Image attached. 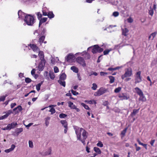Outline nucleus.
<instances>
[{
	"label": "nucleus",
	"instance_id": "1",
	"mask_svg": "<svg viewBox=\"0 0 157 157\" xmlns=\"http://www.w3.org/2000/svg\"><path fill=\"white\" fill-rule=\"evenodd\" d=\"M78 140H80L83 145L85 144V140L87 138V132L82 128H74Z\"/></svg>",
	"mask_w": 157,
	"mask_h": 157
},
{
	"label": "nucleus",
	"instance_id": "2",
	"mask_svg": "<svg viewBox=\"0 0 157 157\" xmlns=\"http://www.w3.org/2000/svg\"><path fill=\"white\" fill-rule=\"evenodd\" d=\"M132 75V71L131 68H128L125 69V72L124 75L121 76V78L122 79H124L126 82H128L129 81L131 78H129Z\"/></svg>",
	"mask_w": 157,
	"mask_h": 157
},
{
	"label": "nucleus",
	"instance_id": "3",
	"mask_svg": "<svg viewBox=\"0 0 157 157\" xmlns=\"http://www.w3.org/2000/svg\"><path fill=\"white\" fill-rule=\"evenodd\" d=\"M24 21L28 25L32 26L35 23L34 16L27 14L25 16Z\"/></svg>",
	"mask_w": 157,
	"mask_h": 157
},
{
	"label": "nucleus",
	"instance_id": "4",
	"mask_svg": "<svg viewBox=\"0 0 157 157\" xmlns=\"http://www.w3.org/2000/svg\"><path fill=\"white\" fill-rule=\"evenodd\" d=\"M103 49L102 48L99 47L98 45H95L93 46L92 50V52L93 54L97 53L98 52L101 53L102 52Z\"/></svg>",
	"mask_w": 157,
	"mask_h": 157
},
{
	"label": "nucleus",
	"instance_id": "5",
	"mask_svg": "<svg viewBox=\"0 0 157 157\" xmlns=\"http://www.w3.org/2000/svg\"><path fill=\"white\" fill-rule=\"evenodd\" d=\"M106 91V90L105 88L101 87L97 92L94 93V95L95 96H100L105 93Z\"/></svg>",
	"mask_w": 157,
	"mask_h": 157
},
{
	"label": "nucleus",
	"instance_id": "6",
	"mask_svg": "<svg viewBox=\"0 0 157 157\" xmlns=\"http://www.w3.org/2000/svg\"><path fill=\"white\" fill-rule=\"evenodd\" d=\"M138 95L140 96L139 101L142 102L145 101L146 100V98L144 95L143 92L142 90L138 88Z\"/></svg>",
	"mask_w": 157,
	"mask_h": 157
},
{
	"label": "nucleus",
	"instance_id": "7",
	"mask_svg": "<svg viewBox=\"0 0 157 157\" xmlns=\"http://www.w3.org/2000/svg\"><path fill=\"white\" fill-rule=\"evenodd\" d=\"M76 61L83 67L86 66L85 62L84 59L82 57L80 56L78 57L76 59Z\"/></svg>",
	"mask_w": 157,
	"mask_h": 157
},
{
	"label": "nucleus",
	"instance_id": "8",
	"mask_svg": "<svg viewBox=\"0 0 157 157\" xmlns=\"http://www.w3.org/2000/svg\"><path fill=\"white\" fill-rule=\"evenodd\" d=\"M38 55L41 61H43L44 63H45V60L44 58V52L43 51H40L39 52Z\"/></svg>",
	"mask_w": 157,
	"mask_h": 157
},
{
	"label": "nucleus",
	"instance_id": "9",
	"mask_svg": "<svg viewBox=\"0 0 157 157\" xmlns=\"http://www.w3.org/2000/svg\"><path fill=\"white\" fill-rule=\"evenodd\" d=\"M118 97L121 100H128L129 98V96L127 95H125L124 94H119Z\"/></svg>",
	"mask_w": 157,
	"mask_h": 157
},
{
	"label": "nucleus",
	"instance_id": "10",
	"mask_svg": "<svg viewBox=\"0 0 157 157\" xmlns=\"http://www.w3.org/2000/svg\"><path fill=\"white\" fill-rule=\"evenodd\" d=\"M75 59V56L73 54L70 53L68 54L66 58L67 61H69L70 60H74Z\"/></svg>",
	"mask_w": 157,
	"mask_h": 157
},
{
	"label": "nucleus",
	"instance_id": "11",
	"mask_svg": "<svg viewBox=\"0 0 157 157\" xmlns=\"http://www.w3.org/2000/svg\"><path fill=\"white\" fill-rule=\"evenodd\" d=\"M29 46L34 51H38L40 50L39 48L35 44H30Z\"/></svg>",
	"mask_w": 157,
	"mask_h": 157
},
{
	"label": "nucleus",
	"instance_id": "12",
	"mask_svg": "<svg viewBox=\"0 0 157 157\" xmlns=\"http://www.w3.org/2000/svg\"><path fill=\"white\" fill-rule=\"evenodd\" d=\"M45 63H44L43 61H41L39 63L38 66V69L40 71H42L44 68V66Z\"/></svg>",
	"mask_w": 157,
	"mask_h": 157
},
{
	"label": "nucleus",
	"instance_id": "13",
	"mask_svg": "<svg viewBox=\"0 0 157 157\" xmlns=\"http://www.w3.org/2000/svg\"><path fill=\"white\" fill-rule=\"evenodd\" d=\"M18 14L19 18L23 19L24 17H25V13L22 12L21 10H19L18 12Z\"/></svg>",
	"mask_w": 157,
	"mask_h": 157
},
{
	"label": "nucleus",
	"instance_id": "14",
	"mask_svg": "<svg viewBox=\"0 0 157 157\" xmlns=\"http://www.w3.org/2000/svg\"><path fill=\"white\" fill-rule=\"evenodd\" d=\"M121 30L122 31V35L125 36H126L128 35V33L129 32V30L127 28H126L124 29L122 28Z\"/></svg>",
	"mask_w": 157,
	"mask_h": 157
},
{
	"label": "nucleus",
	"instance_id": "15",
	"mask_svg": "<svg viewBox=\"0 0 157 157\" xmlns=\"http://www.w3.org/2000/svg\"><path fill=\"white\" fill-rule=\"evenodd\" d=\"M157 34V32H155L151 33L148 37L149 40H153Z\"/></svg>",
	"mask_w": 157,
	"mask_h": 157
},
{
	"label": "nucleus",
	"instance_id": "16",
	"mask_svg": "<svg viewBox=\"0 0 157 157\" xmlns=\"http://www.w3.org/2000/svg\"><path fill=\"white\" fill-rule=\"evenodd\" d=\"M17 125V122H13L11 124H8V125L10 128V130L11 128H14Z\"/></svg>",
	"mask_w": 157,
	"mask_h": 157
},
{
	"label": "nucleus",
	"instance_id": "17",
	"mask_svg": "<svg viewBox=\"0 0 157 157\" xmlns=\"http://www.w3.org/2000/svg\"><path fill=\"white\" fill-rule=\"evenodd\" d=\"M47 20V18L44 17L43 18H41L39 20L40 21L39 23V27H40L42 24L45 22Z\"/></svg>",
	"mask_w": 157,
	"mask_h": 157
},
{
	"label": "nucleus",
	"instance_id": "18",
	"mask_svg": "<svg viewBox=\"0 0 157 157\" xmlns=\"http://www.w3.org/2000/svg\"><path fill=\"white\" fill-rule=\"evenodd\" d=\"M66 75L64 73H62L60 75L59 80L64 81L66 78Z\"/></svg>",
	"mask_w": 157,
	"mask_h": 157
},
{
	"label": "nucleus",
	"instance_id": "19",
	"mask_svg": "<svg viewBox=\"0 0 157 157\" xmlns=\"http://www.w3.org/2000/svg\"><path fill=\"white\" fill-rule=\"evenodd\" d=\"M60 123L65 128H67L68 124L66 120H61Z\"/></svg>",
	"mask_w": 157,
	"mask_h": 157
},
{
	"label": "nucleus",
	"instance_id": "20",
	"mask_svg": "<svg viewBox=\"0 0 157 157\" xmlns=\"http://www.w3.org/2000/svg\"><path fill=\"white\" fill-rule=\"evenodd\" d=\"M17 109H18V110L16 112V113H18L19 111H21L22 110V107L21 105H18L17 107L13 109V111H15Z\"/></svg>",
	"mask_w": 157,
	"mask_h": 157
},
{
	"label": "nucleus",
	"instance_id": "21",
	"mask_svg": "<svg viewBox=\"0 0 157 157\" xmlns=\"http://www.w3.org/2000/svg\"><path fill=\"white\" fill-rule=\"evenodd\" d=\"M47 16L50 19H51L54 17L55 15L52 11H49L48 12Z\"/></svg>",
	"mask_w": 157,
	"mask_h": 157
},
{
	"label": "nucleus",
	"instance_id": "22",
	"mask_svg": "<svg viewBox=\"0 0 157 157\" xmlns=\"http://www.w3.org/2000/svg\"><path fill=\"white\" fill-rule=\"evenodd\" d=\"M45 38V36L44 35L41 36L39 38L38 41L40 43V45H41L43 43Z\"/></svg>",
	"mask_w": 157,
	"mask_h": 157
},
{
	"label": "nucleus",
	"instance_id": "23",
	"mask_svg": "<svg viewBox=\"0 0 157 157\" xmlns=\"http://www.w3.org/2000/svg\"><path fill=\"white\" fill-rule=\"evenodd\" d=\"M71 69L74 72H75L76 73H77L78 72V69L75 66H73L71 67Z\"/></svg>",
	"mask_w": 157,
	"mask_h": 157
},
{
	"label": "nucleus",
	"instance_id": "24",
	"mask_svg": "<svg viewBox=\"0 0 157 157\" xmlns=\"http://www.w3.org/2000/svg\"><path fill=\"white\" fill-rule=\"evenodd\" d=\"M23 131V129L22 128H17L16 129V130L15 132L17 135H18L20 133L22 132Z\"/></svg>",
	"mask_w": 157,
	"mask_h": 157
},
{
	"label": "nucleus",
	"instance_id": "25",
	"mask_svg": "<svg viewBox=\"0 0 157 157\" xmlns=\"http://www.w3.org/2000/svg\"><path fill=\"white\" fill-rule=\"evenodd\" d=\"M85 102L90 104H96V101L94 100H85Z\"/></svg>",
	"mask_w": 157,
	"mask_h": 157
},
{
	"label": "nucleus",
	"instance_id": "26",
	"mask_svg": "<svg viewBox=\"0 0 157 157\" xmlns=\"http://www.w3.org/2000/svg\"><path fill=\"white\" fill-rule=\"evenodd\" d=\"M94 151L96 152L98 154H100L101 153V151L100 149L96 147H94Z\"/></svg>",
	"mask_w": 157,
	"mask_h": 157
},
{
	"label": "nucleus",
	"instance_id": "27",
	"mask_svg": "<svg viewBox=\"0 0 157 157\" xmlns=\"http://www.w3.org/2000/svg\"><path fill=\"white\" fill-rule=\"evenodd\" d=\"M62 81L63 80H58V82L61 85L65 87L66 86V82L64 81Z\"/></svg>",
	"mask_w": 157,
	"mask_h": 157
},
{
	"label": "nucleus",
	"instance_id": "28",
	"mask_svg": "<svg viewBox=\"0 0 157 157\" xmlns=\"http://www.w3.org/2000/svg\"><path fill=\"white\" fill-rule=\"evenodd\" d=\"M81 105L82 106H83L85 109L88 110H90V108L88 106L83 103H81Z\"/></svg>",
	"mask_w": 157,
	"mask_h": 157
},
{
	"label": "nucleus",
	"instance_id": "29",
	"mask_svg": "<svg viewBox=\"0 0 157 157\" xmlns=\"http://www.w3.org/2000/svg\"><path fill=\"white\" fill-rule=\"evenodd\" d=\"M150 9L149 10V14L151 16H152L153 14L154 11L153 9H152L151 7H150Z\"/></svg>",
	"mask_w": 157,
	"mask_h": 157
},
{
	"label": "nucleus",
	"instance_id": "30",
	"mask_svg": "<svg viewBox=\"0 0 157 157\" xmlns=\"http://www.w3.org/2000/svg\"><path fill=\"white\" fill-rule=\"evenodd\" d=\"M109 78L110 80L109 82L110 83H112L114 82L115 81V78L114 77L112 76H109Z\"/></svg>",
	"mask_w": 157,
	"mask_h": 157
},
{
	"label": "nucleus",
	"instance_id": "31",
	"mask_svg": "<svg viewBox=\"0 0 157 157\" xmlns=\"http://www.w3.org/2000/svg\"><path fill=\"white\" fill-rule=\"evenodd\" d=\"M42 83L43 82H41L36 85V89L38 91H39L40 90V86L42 84Z\"/></svg>",
	"mask_w": 157,
	"mask_h": 157
},
{
	"label": "nucleus",
	"instance_id": "32",
	"mask_svg": "<svg viewBox=\"0 0 157 157\" xmlns=\"http://www.w3.org/2000/svg\"><path fill=\"white\" fill-rule=\"evenodd\" d=\"M141 72L138 71V82H141L142 81V79L140 75Z\"/></svg>",
	"mask_w": 157,
	"mask_h": 157
},
{
	"label": "nucleus",
	"instance_id": "33",
	"mask_svg": "<svg viewBox=\"0 0 157 157\" xmlns=\"http://www.w3.org/2000/svg\"><path fill=\"white\" fill-rule=\"evenodd\" d=\"M119 68H120V67H116L115 68L109 67L108 69V70L109 71H115V70H117Z\"/></svg>",
	"mask_w": 157,
	"mask_h": 157
},
{
	"label": "nucleus",
	"instance_id": "34",
	"mask_svg": "<svg viewBox=\"0 0 157 157\" xmlns=\"http://www.w3.org/2000/svg\"><path fill=\"white\" fill-rule=\"evenodd\" d=\"M84 58L86 59H90V54L88 53H86L85 54Z\"/></svg>",
	"mask_w": 157,
	"mask_h": 157
},
{
	"label": "nucleus",
	"instance_id": "35",
	"mask_svg": "<svg viewBox=\"0 0 157 157\" xmlns=\"http://www.w3.org/2000/svg\"><path fill=\"white\" fill-rule=\"evenodd\" d=\"M7 96V94H6L4 96L0 97V102L3 101L5 100L6 97Z\"/></svg>",
	"mask_w": 157,
	"mask_h": 157
},
{
	"label": "nucleus",
	"instance_id": "36",
	"mask_svg": "<svg viewBox=\"0 0 157 157\" xmlns=\"http://www.w3.org/2000/svg\"><path fill=\"white\" fill-rule=\"evenodd\" d=\"M67 115L66 114H65L64 113H61L59 115V117L60 118H63L66 117H67Z\"/></svg>",
	"mask_w": 157,
	"mask_h": 157
},
{
	"label": "nucleus",
	"instance_id": "37",
	"mask_svg": "<svg viewBox=\"0 0 157 157\" xmlns=\"http://www.w3.org/2000/svg\"><path fill=\"white\" fill-rule=\"evenodd\" d=\"M111 51V49H106L103 51V54L105 55H108L109 52Z\"/></svg>",
	"mask_w": 157,
	"mask_h": 157
},
{
	"label": "nucleus",
	"instance_id": "38",
	"mask_svg": "<svg viewBox=\"0 0 157 157\" xmlns=\"http://www.w3.org/2000/svg\"><path fill=\"white\" fill-rule=\"evenodd\" d=\"M137 112V109H134L133 112L132 113L131 115L132 117H134Z\"/></svg>",
	"mask_w": 157,
	"mask_h": 157
},
{
	"label": "nucleus",
	"instance_id": "39",
	"mask_svg": "<svg viewBox=\"0 0 157 157\" xmlns=\"http://www.w3.org/2000/svg\"><path fill=\"white\" fill-rule=\"evenodd\" d=\"M31 79L29 78H26L25 79V82L26 83H29L32 82Z\"/></svg>",
	"mask_w": 157,
	"mask_h": 157
},
{
	"label": "nucleus",
	"instance_id": "40",
	"mask_svg": "<svg viewBox=\"0 0 157 157\" xmlns=\"http://www.w3.org/2000/svg\"><path fill=\"white\" fill-rule=\"evenodd\" d=\"M50 78L52 79H53L55 78V75L54 73H50L49 75Z\"/></svg>",
	"mask_w": 157,
	"mask_h": 157
},
{
	"label": "nucleus",
	"instance_id": "41",
	"mask_svg": "<svg viewBox=\"0 0 157 157\" xmlns=\"http://www.w3.org/2000/svg\"><path fill=\"white\" fill-rule=\"evenodd\" d=\"M121 87H118V88H116L115 89L114 91L116 93H118L121 90Z\"/></svg>",
	"mask_w": 157,
	"mask_h": 157
},
{
	"label": "nucleus",
	"instance_id": "42",
	"mask_svg": "<svg viewBox=\"0 0 157 157\" xmlns=\"http://www.w3.org/2000/svg\"><path fill=\"white\" fill-rule=\"evenodd\" d=\"M127 130V128H125L121 132V134L123 136H125V134Z\"/></svg>",
	"mask_w": 157,
	"mask_h": 157
},
{
	"label": "nucleus",
	"instance_id": "43",
	"mask_svg": "<svg viewBox=\"0 0 157 157\" xmlns=\"http://www.w3.org/2000/svg\"><path fill=\"white\" fill-rule=\"evenodd\" d=\"M92 86H93L91 87L92 89L94 90H96L97 87V85L96 84V83H94L93 84Z\"/></svg>",
	"mask_w": 157,
	"mask_h": 157
},
{
	"label": "nucleus",
	"instance_id": "44",
	"mask_svg": "<svg viewBox=\"0 0 157 157\" xmlns=\"http://www.w3.org/2000/svg\"><path fill=\"white\" fill-rule=\"evenodd\" d=\"M36 15L37 16V18L39 20H40L42 17V14L40 12H38L37 13Z\"/></svg>",
	"mask_w": 157,
	"mask_h": 157
},
{
	"label": "nucleus",
	"instance_id": "45",
	"mask_svg": "<svg viewBox=\"0 0 157 157\" xmlns=\"http://www.w3.org/2000/svg\"><path fill=\"white\" fill-rule=\"evenodd\" d=\"M97 145L99 147H103V145L102 143V142L100 141L98 142L97 144Z\"/></svg>",
	"mask_w": 157,
	"mask_h": 157
},
{
	"label": "nucleus",
	"instance_id": "46",
	"mask_svg": "<svg viewBox=\"0 0 157 157\" xmlns=\"http://www.w3.org/2000/svg\"><path fill=\"white\" fill-rule=\"evenodd\" d=\"M49 111L51 112V114H53L56 112V110L54 108H51L49 110Z\"/></svg>",
	"mask_w": 157,
	"mask_h": 157
},
{
	"label": "nucleus",
	"instance_id": "47",
	"mask_svg": "<svg viewBox=\"0 0 157 157\" xmlns=\"http://www.w3.org/2000/svg\"><path fill=\"white\" fill-rule=\"evenodd\" d=\"M119 13L117 11H115L113 12V15L114 17H117L119 15Z\"/></svg>",
	"mask_w": 157,
	"mask_h": 157
},
{
	"label": "nucleus",
	"instance_id": "48",
	"mask_svg": "<svg viewBox=\"0 0 157 157\" xmlns=\"http://www.w3.org/2000/svg\"><path fill=\"white\" fill-rule=\"evenodd\" d=\"M127 21L129 23H132L133 21V19L131 17H129L127 19Z\"/></svg>",
	"mask_w": 157,
	"mask_h": 157
},
{
	"label": "nucleus",
	"instance_id": "49",
	"mask_svg": "<svg viewBox=\"0 0 157 157\" xmlns=\"http://www.w3.org/2000/svg\"><path fill=\"white\" fill-rule=\"evenodd\" d=\"M138 143L140 145L143 146L146 149H147V144H144L141 142L140 141H139L138 140Z\"/></svg>",
	"mask_w": 157,
	"mask_h": 157
},
{
	"label": "nucleus",
	"instance_id": "50",
	"mask_svg": "<svg viewBox=\"0 0 157 157\" xmlns=\"http://www.w3.org/2000/svg\"><path fill=\"white\" fill-rule=\"evenodd\" d=\"M8 117V115L6 114L0 117V120H3L4 119L7 118Z\"/></svg>",
	"mask_w": 157,
	"mask_h": 157
},
{
	"label": "nucleus",
	"instance_id": "51",
	"mask_svg": "<svg viewBox=\"0 0 157 157\" xmlns=\"http://www.w3.org/2000/svg\"><path fill=\"white\" fill-rule=\"evenodd\" d=\"M71 92L74 95H77L78 94V92H77L76 91L73 90H71Z\"/></svg>",
	"mask_w": 157,
	"mask_h": 157
},
{
	"label": "nucleus",
	"instance_id": "52",
	"mask_svg": "<svg viewBox=\"0 0 157 157\" xmlns=\"http://www.w3.org/2000/svg\"><path fill=\"white\" fill-rule=\"evenodd\" d=\"M54 71L55 73H56L59 71L58 68L56 66H55L54 68Z\"/></svg>",
	"mask_w": 157,
	"mask_h": 157
},
{
	"label": "nucleus",
	"instance_id": "53",
	"mask_svg": "<svg viewBox=\"0 0 157 157\" xmlns=\"http://www.w3.org/2000/svg\"><path fill=\"white\" fill-rule=\"evenodd\" d=\"M29 147L31 148L33 147V143L32 141L29 140Z\"/></svg>",
	"mask_w": 157,
	"mask_h": 157
},
{
	"label": "nucleus",
	"instance_id": "54",
	"mask_svg": "<svg viewBox=\"0 0 157 157\" xmlns=\"http://www.w3.org/2000/svg\"><path fill=\"white\" fill-rule=\"evenodd\" d=\"M2 129L3 130H10L8 125L6 127H5L4 128H2Z\"/></svg>",
	"mask_w": 157,
	"mask_h": 157
},
{
	"label": "nucleus",
	"instance_id": "55",
	"mask_svg": "<svg viewBox=\"0 0 157 157\" xmlns=\"http://www.w3.org/2000/svg\"><path fill=\"white\" fill-rule=\"evenodd\" d=\"M35 71L36 69H33L31 71V74L33 76L35 74Z\"/></svg>",
	"mask_w": 157,
	"mask_h": 157
},
{
	"label": "nucleus",
	"instance_id": "56",
	"mask_svg": "<svg viewBox=\"0 0 157 157\" xmlns=\"http://www.w3.org/2000/svg\"><path fill=\"white\" fill-rule=\"evenodd\" d=\"M43 13V15L44 16H47L48 12H46L44 10H43L42 11Z\"/></svg>",
	"mask_w": 157,
	"mask_h": 157
},
{
	"label": "nucleus",
	"instance_id": "57",
	"mask_svg": "<svg viewBox=\"0 0 157 157\" xmlns=\"http://www.w3.org/2000/svg\"><path fill=\"white\" fill-rule=\"evenodd\" d=\"M108 74V73L106 72H100V75L101 76H105Z\"/></svg>",
	"mask_w": 157,
	"mask_h": 157
},
{
	"label": "nucleus",
	"instance_id": "58",
	"mask_svg": "<svg viewBox=\"0 0 157 157\" xmlns=\"http://www.w3.org/2000/svg\"><path fill=\"white\" fill-rule=\"evenodd\" d=\"M46 32V29L45 28H43L42 32L41 33V34L43 35Z\"/></svg>",
	"mask_w": 157,
	"mask_h": 157
},
{
	"label": "nucleus",
	"instance_id": "59",
	"mask_svg": "<svg viewBox=\"0 0 157 157\" xmlns=\"http://www.w3.org/2000/svg\"><path fill=\"white\" fill-rule=\"evenodd\" d=\"M68 106L69 107H71L73 105V103L71 101L68 102Z\"/></svg>",
	"mask_w": 157,
	"mask_h": 157
},
{
	"label": "nucleus",
	"instance_id": "60",
	"mask_svg": "<svg viewBox=\"0 0 157 157\" xmlns=\"http://www.w3.org/2000/svg\"><path fill=\"white\" fill-rule=\"evenodd\" d=\"M16 104L15 103H11L10 105V107L11 109L13 108L15 105H16Z\"/></svg>",
	"mask_w": 157,
	"mask_h": 157
},
{
	"label": "nucleus",
	"instance_id": "61",
	"mask_svg": "<svg viewBox=\"0 0 157 157\" xmlns=\"http://www.w3.org/2000/svg\"><path fill=\"white\" fill-rule=\"evenodd\" d=\"M15 146L14 144H12L11 146V147L10 148L13 151L15 147Z\"/></svg>",
	"mask_w": 157,
	"mask_h": 157
},
{
	"label": "nucleus",
	"instance_id": "62",
	"mask_svg": "<svg viewBox=\"0 0 157 157\" xmlns=\"http://www.w3.org/2000/svg\"><path fill=\"white\" fill-rule=\"evenodd\" d=\"M12 151V150L10 148L9 149H6L5 150V152L6 153H9Z\"/></svg>",
	"mask_w": 157,
	"mask_h": 157
},
{
	"label": "nucleus",
	"instance_id": "63",
	"mask_svg": "<svg viewBox=\"0 0 157 157\" xmlns=\"http://www.w3.org/2000/svg\"><path fill=\"white\" fill-rule=\"evenodd\" d=\"M155 140H152L150 142V144H151V145L152 146L153 145V144L155 142Z\"/></svg>",
	"mask_w": 157,
	"mask_h": 157
},
{
	"label": "nucleus",
	"instance_id": "64",
	"mask_svg": "<svg viewBox=\"0 0 157 157\" xmlns=\"http://www.w3.org/2000/svg\"><path fill=\"white\" fill-rule=\"evenodd\" d=\"M12 113V112L11 111V110H9L8 112L6 114L7 115H8V117L11 113Z\"/></svg>",
	"mask_w": 157,
	"mask_h": 157
}]
</instances>
